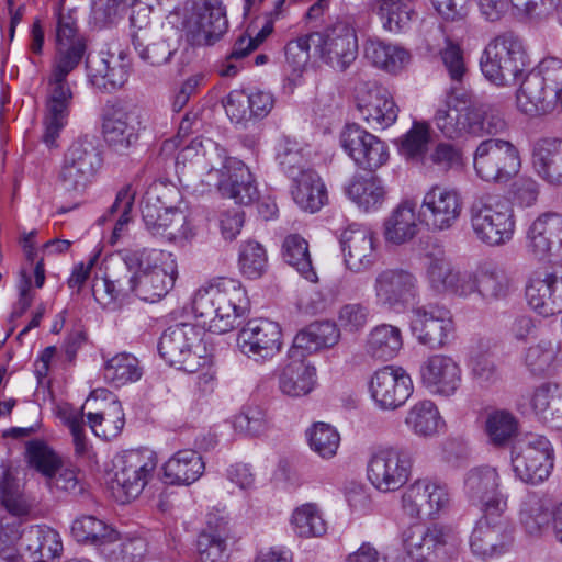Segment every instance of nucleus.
I'll use <instances>...</instances> for the list:
<instances>
[{"label":"nucleus","mask_w":562,"mask_h":562,"mask_svg":"<svg viewBox=\"0 0 562 562\" xmlns=\"http://www.w3.org/2000/svg\"><path fill=\"white\" fill-rule=\"evenodd\" d=\"M416 0H379V15L383 27L398 33L406 29L415 14Z\"/></svg>","instance_id":"obj_55"},{"label":"nucleus","mask_w":562,"mask_h":562,"mask_svg":"<svg viewBox=\"0 0 562 562\" xmlns=\"http://www.w3.org/2000/svg\"><path fill=\"white\" fill-rule=\"evenodd\" d=\"M316 368L305 360L289 362L279 376L280 391L291 397L310 394L316 385Z\"/></svg>","instance_id":"obj_37"},{"label":"nucleus","mask_w":562,"mask_h":562,"mask_svg":"<svg viewBox=\"0 0 562 562\" xmlns=\"http://www.w3.org/2000/svg\"><path fill=\"white\" fill-rule=\"evenodd\" d=\"M143 369L138 359L128 352H120L108 358L103 366L105 381L116 387L140 379Z\"/></svg>","instance_id":"obj_48"},{"label":"nucleus","mask_w":562,"mask_h":562,"mask_svg":"<svg viewBox=\"0 0 562 562\" xmlns=\"http://www.w3.org/2000/svg\"><path fill=\"white\" fill-rule=\"evenodd\" d=\"M513 469L517 477L528 484L546 481L553 469V449L541 435L527 434L512 450Z\"/></svg>","instance_id":"obj_8"},{"label":"nucleus","mask_w":562,"mask_h":562,"mask_svg":"<svg viewBox=\"0 0 562 562\" xmlns=\"http://www.w3.org/2000/svg\"><path fill=\"white\" fill-rule=\"evenodd\" d=\"M559 347L551 340L542 339L530 346L525 353V363L533 375H548L555 370Z\"/></svg>","instance_id":"obj_57"},{"label":"nucleus","mask_w":562,"mask_h":562,"mask_svg":"<svg viewBox=\"0 0 562 562\" xmlns=\"http://www.w3.org/2000/svg\"><path fill=\"white\" fill-rule=\"evenodd\" d=\"M529 306L538 314L549 317L562 312V284L557 272L533 273L526 288Z\"/></svg>","instance_id":"obj_27"},{"label":"nucleus","mask_w":562,"mask_h":562,"mask_svg":"<svg viewBox=\"0 0 562 562\" xmlns=\"http://www.w3.org/2000/svg\"><path fill=\"white\" fill-rule=\"evenodd\" d=\"M413 390V381L407 371L393 364L378 369L369 383L372 400L379 408L384 411H394L403 406Z\"/></svg>","instance_id":"obj_16"},{"label":"nucleus","mask_w":562,"mask_h":562,"mask_svg":"<svg viewBox=\"0 0 562 562\" xmlns=\"http://www.w3.org/2000/svg\"><path fill=\"white\" fill-rule=\"evenodd\" d=\"M72 97L67 78L50 75L42 136L43 142L50 148L58 147L57 139L68 122Z\"/></svg>","instance_id":"obj_22"},{"label":"nucleus","mask_w":562,"mask_h":562,"mask_svg":"<svg viewBox=\"0 0 562 562\" xmlns=\"http://www.w3.org/2000/svg\"><path fill=\"white\" fill-rule=\"evenodd\" d=\"M470 223L475 237L483 244L498 247L512 240L515 216L512 207L484 195L470 205Z\"/></svg>","instance_id":"obj_5"},{"label":"nucleus","mask_w":562,"mask_h":562,"mask_svg":"<svg viewBox=\"0 0 562 562\" xmlns=\"http://www.w3.org/2000/svg\"><path fill=\"white\" fill-rule=\"evenodd\" d=\"M340 334L335 323L315 322L301 330L293 340V353L299 349L308 353L336 345Z\"/></svg>","instance_id":"obj_44"},{"label":"nucleus","mask_w":562,"mask_h":562,"mask_svg":"<svg viewBox=\"0 0 562 562\" xmlns=\"http://www.w3.org/2000/svg\"><path fill=\"white\" fill-rule=\"evenodd\" d=\"M516 101L518 109L530 116L546 114L557 108L562 111V60L543 58L538 70L524 78Z\"/></svg>","instance_id":"obj_2"},{"label":"nucleus","mask_w":562,"mask_h":562,"mask_svg":"<svg viewBox=\"0 0 562 562\" xmlns=\"http://www.w3.org/2000/svg\"><path fill=\"white\" fill-rule=\"evenodd\" d=\"M340 245L349 270L362 272L373 266L375 248L370 228L355 223L349 225L341 233Z\"/></svg>","instance_id":"obj_29"},{"label":"nucleus","mask_w":562,"mask_h":562,"mask_svg":"<svg viewBox=\"0 0 562 562\" xmlns=\"http://www.w3.org/2000/svg\"><path fill=\"white\" fill-rule=\"evenodd\" d=\"M221 167L211 166L210 175L216 173L217 187L223 195L234 199L236 203L248 205L259 196L254 177L246 165L233 157H226L223 149L215 147Z\"/></svg>","instance_id":"obj_15"},{"label":"nucleus","mask_w":562,"mask_h":562,"mask_svg":"<svg viewBox=\"0 0 562 562\" xmlns=\"http://www.w3.org/2000/svg\"><path fill=\"white\" fill-rule=\"evenodd\" d=\"M177 277L176 270H155L151 273H138L137 297L146 302H156L172 288Z\"/></svg>","instance_id":"obj_53"},{"label":"nucleus","mask_w":562,"mask_h":562,"mask_svg":"<svg viewBox=\"0 0 562 562\" xmlns=\"http://www.w3.org/2000/svg\"><path fill=\"white\" fill-rule=\"evenodd\" d=\"M403 348V336L398 327L381 324L368 334L366 351L374 359L387 361L395 358Z\"/></svg>","instance_id":"obj_43"},{"label":"nucleus","mask_w":562,"mask_h":562,"mask_svg":"<svg viewBox=\"0 0 562 562\" xmlns=\"http://www.w3.org/2000/svg\"><path fill=\"white\" fill-rule=\"evenodd\" d=\"M517 430V419L507 411H494L486 417L485 431L490 441L495 446L508 443Z\"/></svg>","instance_id":"obj_60"},{"label":"nucleus","mask_w":562,"mask_h":562,"mask_svg":"<svg viewBox=\"0 0 562 562\" xmlns=\"http://www.w3.org/2000/svg\"><path fill=\"white\" fill-rule=\"evenodd\" d=\"M290 521L294 533L305 539L323 537L328 528L323 512L315 503H306L296 507Z\"/></svg>","instance_id":"obj_51"},{"label":"nucleus","mask_w":562,"mask_h":562,"mask_svg":"<svg viewBox=\"0 0 562 562\" xmlns=\"http://www.w3.org/2000/svg\"><path fill=\"white\" fill-rule=\"evenodd\" d=\"M318 34L316 53L331 68L345 71L358 56V36L355 27L338 21Z\"/></svg>","instance_id":"obj_14"},{"label":"nucleus","mask_w":562,"mask_h":562,"mask_svg":"<svg viewBox=\"0 0 562 562\" xmlns=\"http://www.w3.org/2000/svg\"><path fill=\"white\" fill-rule=\"evenodd\" d=\"M27 464L41 473L45 480L56 472L63 461L61 458L44 441L30 440L25 447Z\"/></svg>","instance_id":"obj_58"},{"label":"nucleus","mask_w":562,"mask_h":562,"mask_svg":"<svg viewBox=\"0 0 562 562\" xmlns=\"http://www.w3.org/2000/svg\"><path fill=\"white\" fill-rule=\"evenodd\" d=\"M227 536L220 530H204L198 537L199 562H225L228 559Z\"/></svg>","instance_id":"obj_62"},{"label":"nucleus","mask_w":562,"mask_h":562,"mask_svg":"<svg viewBox=\"0 0 562 562\" xmlns=\"http://www.w3.org/2000/svg\"><path fill=\"white\" fill-rule=\"evenodd\" d=\"M529 61L520 38L512 32L498 35L484 49L481 69L496 86H512L528 69Z\"/></svg>","instance_id":"obj_3"},{"label":"nucleus","mask_w":562,"mask_h":562,"mask_svg":"<svg viewBox=\"0 0 562 562\" xmlns=\"http://www.w3.org/2000/svg\"><path fill=\"white\" fill-rule=\"evenodd\" d=\"M514 530L506 510L483 513L470 538L472 553L483 561L506 553L513 546Z\"/></svg>","instance_id":"obj_9"},{"label":"nucleus","mask_w":562,"mask_h":562,"mask_svg":"<svg viewBox=\"0 0 562 562\" xmlns=\"http://www.w3.org/2000/svg\"><path fill=\"white\" fill-rule=\"evenodd\" d=\"M471 380L481 387H491L501 381V371L487 341L472 347L468 361Z\"/></svg>","instance_id":"obj_41"},{"label":"nucleus","mask_w":562,"mask_h":562,"mask_svg":"<svg viewBox=\"0 0 562 562\" xmlns=\"http://www.w3.org/2000/svg\"><path fill=\"white\" fill-rule=\"evenodd\" d=\"M291 194L294 202L310 213L319 211L327 202V191L315 171L300 172L293 180Z\"/></svg>","instance_id":"obj_38"},{"label":"nucleus","mask_w":562,"mask_h":562,"mask_svg":"<svg viewBox=\"0 0 562 562\" xmlns=\"http://www.w3.org/2000/svg\"><path fill=\"white\" fill-rule=\"evenodd\" d=\"M406 426L419 437H434L445 426L440 413L431 401L424 400L409 408Z\"/></svg>","instance_id":"obj_47"},{"label":"nucleus","mask_w":562,"mask_h":562,"mask_svg":"<svg viewBox=\"0 0 562 562\" xmlns=\"http://www.w3.org/2000/svg\"><path fill=\"white\" fill-rule=\"evenodd\" d=\"M364 56L376 68L397 74L411 61V54L403 47L370 38L364 44Z\"/></svg>","instance_id":"obj_40"},{"label":"nucleus","mask_w":562,"mask_h":562,"mask_svg":"<svg viewBox=\"0 0 562 562\" xmlns=\"http://www.w3.org/2000/svg\"><path fill=\"white\" fill-rule=\"evenodd\" d=\"M413 457L409 450L390 447L378 451L370 460L368 477L372 485L381 492H393L401 488L411 475Z\"/></svg>","instance_id":"obj_13"},{"label":"nucleus","mask_w":562,"mask_h":562,"mask_svg":"<svg viewBox=\"0 0 562 562\" xmlns=\"http://www.w3.org/2000/svg\"><path fill=\"white\" fill-rule=\"evenodd\" d=\"M499 475L494 468L479 467L470 470L464 479L469 499L482 506L483 513L507 510V497L499 492Z\"/></svg>","instance_id":"obj_26"},{"label":"nucleus","mask_w":562,"mask_h":562,"mask_svg":"<svg viewBox=\"0 0 562 562\" xmlns=\"http://www.w3.org/2000/svg\"><path fill=\"white\" fill-rule=\"evenodd\" d=\"M412 313V331L417 340L430 349L442 348L454 329L450 311L429 303L413 308Z\"/></svg>","instance_id":"obj_20"},{"label":"nucleus","mask_w":562,"mask_h":562,"mask_svg":"<svg viewBox=\"0 0 562 562\" xmlns=\"http://www.w3.org/2000/svg\"><path fill=\"white\" fill-rule=\"evenodd\" d=\"M283 260L311 282L317 281L316 271L313 268L308 243L299 234L288 235L281 247Z\"/></svg>","instance_id":"obj_50"},{"label":"nucleus","mask_w":562,"mask_h":562,"mask_svg":"<svg viewBox=\"0 0 562 562\" xmlns=\"http://www.w3.org/2000/svg\"><path fill=\"white\" fill-rule=\"evenodd\" d=\"M473 167L477 177L486 182H508L520 170L519 150L509 140L496 137L486 138L475 148Z\"/></svg>","instance_id":"obj_7"},{"label":"nucleus","mask_w":562,"mask_h":562,"mask_svg":"<svg viewBox=\"0 0 562 562\" xmlns=\"http://www.w3.org/2000/svg\"><path fill=\"white\" fill-rule=\"evenodd\" d=\"M0 492L1 503L11 515L23 517L30 514L32 503L20 488L18 481L10 475L9 471L3 473Z\"/></svg>","instance_id":"obj_63"},{"label":"nucleus","mask_w":562,"mask_h":562,"mask_svg":"<svg viewBox=\"0 0 562 562\" xmlns=\"http://www.w3.org/2000/svg\"><path fill=\"white\" fill-rule=\"evenodd\" d=\"M240 273L248 279L261 278L268 268V255L265 247L256 240H247L240 245L238 255Z\"/></svg>","instance_id":"obj_59"},{"label":"nucleus","mask_w":562,"mask_h":562,"mask_svg":"<svg viewBox=\"0 0 562 562\" xmlns=\"http://www.w3.org/2000/svg\"><path fill=\"white\" fill-rule=\"evenodd\" d=\"M182 201V194L179 188L165 179L154 181L146 190L142 200L140 207H145L147 220L151 222L156 207L171 211L178 207Z\"/></svg>","instance_id":"obj_49"},{"label":"nucleus","mask_w":562,"mask_h":562,"mask_svg":"<svg viewBox=\"0 0 562 562\" xmlns=\"http://www.w3.org/2000/svg\"><path fill=\"white\" fill-rule=\"evenodd\" d=\"M462 210L461 199L456 190L434 186L424 195L420 214L434 231L450 228Z\"/></svg>","instance_id":"obj_25"},{"label":"nucleus","mask_w":562,"mask_h":562,"mask_svg":"<svg viewBox=\"0 0 562 562\" xmlns=\"http://www.w3.org/2000/svg\"><path fill=\"white\" fill-rule=\"evenodd\" d=\"M507 128V123L499 110L492 105L471 104V122L469 134L482 137L497 135Z\"/></svg>","instance_id":"obj_54"},{"label":"nucleus","mask_w":562,"mask_h":562,"mask_svg":"<svg viewBox=\"0 0 562 562\" xmlns=\"http://www.w3.org/2000/svg\"><path fill=\"white\" fill-rule=\"evenodd\" d=\"M26 562H52L63 551L59 533L45 525L31 526L21 535Z\"/></svg>","instance_id":"obj_32"},{"label":"nucleus","mask_w":562,"mask_h":562,"mask_svg":"<svg viewBox=\"0 0 562 562\" xmlns=\"http://www.w3.org/2000/svg\"><path fill=\"white\" fill-rule=\"evenodd\" d=\"M471 104L448 101L434 115L436 127L447 138L456 139L469 134Z\"/></svg>","instance_id":"obj_39"},{"label":"nucleus","mask_w":562,"mask_h":562,"mask_svg":"<svg viewBox=\"0 0 562 562\" xmlns=\"http://www.w3.org/2000/svg\"><path fill=\"white\" fill-rule=\"evenodd\" d=\"M228 21L221 0H188L182 31L192 46H209L226 33Z\"/></svg>","instance_id":"obj_6"},{"label":"nucleus","mask_w":562,"mask_h":562,"mask_svg":"<svg viewBox=\"0 0 562 562\" xmlns=\"http://www.w3.org/2000/svg\"><path fill=\"white\" fill-rule=\"evenodd\" d=\"M344 150L362 169L375 170L389 159L387 146L358 124H348L340 133Z\"/></svg>","instance_id":"obj_19"},{"label":"nucleus","mask_w":562,"mask_h":562,"mask_svg":"<svg viewBox=\"0 0 562 562\" xmlns=\"http://www.w3.org/2000/svg\"><path fill=\"white\" fill-rule=\"evenodd\" d=\"M249 305L247 292L238 280L218 278L195 292L192 312L210 331L225 334L239 325Z\"/></svg>","instance_id":"obj_1"},{"label":"nucleus","mask_w":562,"mask_h":562,"mask_svg":"<svg viewBox=\"0 0 562 562\" xmlns=\"http://www.w3.org/2000/svg\"><path fill=\"white\" fill-rule=\"evenodd\" d=\"M403 547L415 562H427L436 553L457 540V531L451 525L432 522L429 526L414 525L403 532Z\"/></svg>","instance_id":"obj_17"},{"label":"nucleus","mask_w":562,"mask_h":562,"mask_svg":"<svg viewBox=\"0 0 562 562\" xmlns=\"http://www.w3.org/2000/svg\"><path fill=\"white\" fill-rule=\"evenodd\" d=\"M372 289L379 306L398 312L418 297L419 281L411 270L385 268L376 272Z\"/></svg>","instance_id":"obj_12"},{"label":"nucleus","mask_w":562,"mask_h":562,"mask_svg":"<svg viewBox=\"0 0 562 562\" xmlns=\"http://www.w3.org/2000/svg\"><path fill=\"white\" fill-rule=\"evenodd\" d=\"M111 527L94 516L77 518L71 526V533L78 542L99 546L111 535Z\"/></svg>","instance_id":"obj_64"},{"label":"nucleus","mask_w":562,"mask_h":562,"mask_svg":"<svg viewBox=\"0 0 562 562\" xmlns=\"http://www.w3.org/2000/svg\"><path fill=\"white\" fill-rule=\"evenodd\" d=\"M477 278L479 295L485 302L506 300L515 290L513 278L493 262L479 265Z\"/></svg>","instance_id":"obj_36"},{"label":"nucleus","mask_w":562,"mask_h":562,"mask_svg":"<svg viewBox=\"0 0 562 562\" xmlns=\"http://www.w3.org/2000/svg\"><path fill=\"white\" fill-rule=\"evenodd\" d=\"M137 281L138 273L126 265L123 256L122 262L109 270L104 278L94 281L92 294L98 303L106 306L131 294L137 296Z\"/></svg>","instance_id":"obj_28"},{"label":"nucleus","mask_w":562,"mask_h":562,"mask_svg":"<svg viewBox=\"0 0 562 562\" xmlns=\"http://www.w3.org/2000/svg\"><path fill=\"white\" fill-rule=\"evenodd\" d=\"M356 105L362 119L374 128L391 126L398 115V108L390 92L375 82L359 83Z\"/></svg>","instance_id":"obj_21"},{"label":"nucleus","mask_w":562,"mask_h":562,"mask_svg":"<svg viewBox=\"0 0 562 562\" xmlns=\"http://www.w3.org/2000/svg\"><path fill=\"white\" fill-rule=\"evenodd\" d=\"M348 198L364 211L380 207L385 200V189L374 176H353L345 188Z\"/></svg>","instance_id":"obj_45"},{"label":"nucleus","mask_w":562,"mask_h":562,"mask_svg":"<svg viewBox=\"0 0 562 562\" xmlns=\"http://www.w3.org/2000/svg\"><path fill=\"white\" fill-rule=\"evenodd\" d=\"M423 384L434 394L451 396L461 383V369L448 356L434 355L420 367Z\"/></svg>","instance_id":"obj_30"},{"label":"nucleus","mask_w":562,"mask_h":562,"mask_svg":"<svg viewBox=\"0 0 562 562\" xmlns=\"http://www.w3.org/2000/svg\"><path fill=\"white\" fill-rule=\"evenodd\" d=\"M157 468V457L150 450L124 452L117 461L112 490L122 503L136 498Z\"/></svg>","instance_id":"obj_10"},{"label":"nucleus","mask_w":562,"mask_h":562,"mask_svg":"<svg viewBox=\"0 0 562 562\" xmlns=\"http://www.w3.org/2000/svg\"><path fill=\"white\" fill-rule=\"evenodd\" d=\"M528 247L539 257L562 255V216L546 213L536 218L528 233Z\"/></svg>","instance_id":"obj_31"},{"label":"nucleus","mask_w":562,"mask_h":562,"mask_svg":"<svg viewBox=\"0 0 562 562\" xmlns=\"http://www.w3.org/2000/svg\"><path fill=\"white\" fill-rule=\"evenodd\" d=\"M532 165L543 181L552 186H562V139H538L532 148Z\"/></svg>","instance_id":"obj_34"},{"label":"nucleus","mask_w":562,"mask_h":562,"mask_svg":"<svg viewBox=\"0 0 562 562\" xmlns=\"http://www.w3.org/2000/svg\"><path fill=\"white\" fill-rule=\"evenodd\" d=\"M63 159L93 176H97L103 164L98 140L89 135L75 139L64 153Z\"/></svg>","instance_id":"obj_46"},{"label":"nucleus","mask_w":562,"mask_h":562,"mask_svg":"<svg viewBox=\"0 0 562 562\" xmlns=\"http://www.w3.org/2000/svg\"><path fill=\"white\" fill-rule=\"evenodd\" d=\"M419 224L416 203L403 201L384 222V238L393 245H403L418 233Z\"/></svg>","instance_id":"obj_35"},{"label":"nucleus","mask_w":562,"mask_h":562,"mask_svg":"<svg viewBox=\"0 0 562 562\" xmlns=\"http://www.w3.org/2000/svg\"><path fill=\"white\" fill-rule=\"evenodd\" d=\"M142 217L146 228L154 236H159L168 241H186L192 236L187 214L179 207L171 211L156 207V214L151 222L147 220L145 207H140Z\"/></svg>","instance_id":"obj_33"},{"label":"nucleus","mask_w":562,"mask_h":562,"mask_svg":"<svg viewBox=\"0 0 562 562\" xmlns=\"http://www.w3.org/2000/svg\"><path fill=\"white\" fill-rule=\"evenodd\" d=\"M139 110L136 106L116 105L109 109L102 123L103 136L109 147L124 154L138 139Z\"/></svg>","instance_id":"obj_23"},{"label":"nucleus","mask_w":562,"mask_h":562,"mask_svg":"<svg viewBox=\"0 0 562 562\" xmlns=\"http://www.w3.org/2000/svg\"><path fill=\"white\" fill-rule=\"evenodd\" d=\"M280 326L267 318H255L240 329L237 344L240 351L255 361L272 359L282 346Z\"/></svg>","instance_id":"obj_18"},{"label":"nucleus","mask_w":562,"mask_h":562,"mask_svg":"<svg viewBox=\"0 0 562 562\" xmlns=\"http://www.w3.org/2000/svg\"><path fill=\"white\" fill-rule=\"evenodd\" d=\"M202 457L193 450H180L164 465L165 476L170 484L189 485L195 482L204 472Z\"/></svg>","instance_id":"obj_42"},{"label":"nucleus","mask_w":562,"mask_h":562,"mask_svg":"<svg viewBox=\"0 0 562 562\" xmlns=\"http://www.w3.org/2000/svg\"><path fill=\"white\" fill-rule=\"evenodd\" d=\"M306 436L311 449L321 458L330 459L337 453L340 436L330 425L316 423L306 431Z\"/></svg>","instance_id":"obj_61"},{"label":"nucleus","mask_w":562,"mask_h":562,"mask_svg":"<svg viewBox=\"0 0 562 562\" xmlns=\"http://www.w3.org/2000/svg\"><path fill=\"white\" fill-rule=\"evenodd\" d=\"M124 260L134 267L137 273H151L155 270H176L177 265L172 254L155 248H143L124 254Z\"/></svg>","instance_id":"obj_52"},{"label":"nucleus","mask_w":562,"mask_h":562,"mask_svg":"<svg viewBox=\"0 0 562 562\" xmlns=\"http://www.w3.org/2000/svg\"><path fill=\"white\" fill-rule=\"evenodd\" d=\"M520 522L527 533L531 536L539 535L548 527L551 520L549 506L539 495L528 494L521 503Z\"/></svg>","instance_id":"obj_56"},{"label":"nucleus","mask_w":562,"mask_h":562,"mask_svg":"<svg viewBox=\"0 0 562 562\" xmlns=\"http://www.w3.org/2000/svg\"><path fill=\"white\" fill-rule=\"evenodd\" d=\"M201 327L180 323L169 327L159 339L158 351L170 366L187 372H195L204 366L206 347Z\"/></svg>","instance_id":"obj_4"},{"label":"nucleus","mask_w":562,"mask_h":562,"mask_svg":"<svg viewBox=\"0 0 562 562\" xmlns=\"http://www.w3.org/2000/svg\"><path fill=\"white\" fill-rule=\"evenodd\" d=\"M86 68L91 85L109 93L122 88L130 75V61L123 50L117 54L110 52L89 54Z\"/></svg>","instance_id":"obj_24"},{"label":"nucleus","mask_w":562,"mask_h":562,"mask_svg":"<svg viewBox=\"0 0 562 562\" xmlns=\"http://www.w3.org/2000/svg\"><path fill=\"white\" fill-rule=\"evenodd\" d=\"M450 505L447 484L429 477L417 479L402 494V509L412 518L437 519Z\"/></svg>","instance_id":"obj_11"}]
</instances>
